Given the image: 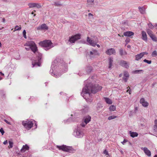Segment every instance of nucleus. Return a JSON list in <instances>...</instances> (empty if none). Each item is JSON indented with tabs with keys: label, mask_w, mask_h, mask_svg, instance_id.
I'll return each mask as SVG.
<instances>
[{
	"label": "nucleus",
	"mask_w": 157,
	"mask_h": 157,
	"mask_svg": "<svg viewBox=\"0 0 157 157\" xmlns=\"http://www.w3.org/2000/svg\"><path fill=\"white\" fill-rule=\"evenodd\" d=\"M141 34L142 39L144 41H147V38L146 33L144 31H142Z\"/></svg>",
	"instance_id": "20"
},
{
	"label": "nucleus",
	"mask_w": 157,
	"mask_h": 157,
	"mask_svg": "<svg viewBox=\"0 0 157 157\" xmlns=\"http://www.w3.org/2000/svg\"><path fill=\"white\" fill-rule=\"evenodd\" d=\"M29 47L30 49H37V47L35 43L33 41L27 42L25 45Z\"/></svg>",
	"instance_id": "7"
},
{
	"label": "nucleus",
	"mask_w": 157,
	"mask_h": 157,
	"mask_svg": "<svg viewBox=\"0 0 157 157\" xmlns=\"http://www.w3.org/2000/svg\"><path fill=\"white\" fill-rule=\"evenodd\" d=\"M120 152L122 154H123L124 153V152L122 150L120 151Z\"/></svg>",
	"instance_id": "61"
},
{
	"label": "nucleus",
	"mask_w": 157,
	"mask_h": 157,
	"mask_svg": "<svg viewBox=\"0 0 157 157\" xmlns=\"http://www.w3.org/2000/svg\"><path fill=\"white\" fill-rule=\"evenodd\" d=\"M104 98L105 101L106 102V103L109 104H112V101L110 99L107 98Z\"/></svg>",
	"instance_id": "26"
},
{
	"label": "nucleus",
	"mask_w": 157,
	"mask_h": 157,
	"mask_svg": "<svg viewBox=\"0 0 157 157\" xmlns=\"http://www.w3.org/2000/svg\"><path fill=\"white\" fill-rule=\"evenodd\" d=\"M152 55L153 56H155L157 55L156 52L155 51L153 52L152 53Z\"/></svg>",
	"instance_id": "45"
},
{
	"label": "nucleus",
	"mask_w": 157,
	"mask_h": 157,
	"mask_svg": "<svg viewBox=\"0 0 157 157\" xmlns=\"http://www.w3.org/2000/svg\"><path fill=\"white\" fill-rule=\"evenodd\" d=\"M103 153L104 154H105L106 155H109V153H108V151L106 149L104 150V151L103 152Z\"/></svg>",
	"instance_id": "48"
},
{
	"label": "nucleus",
	"mask_w": 157,
	"mask_h": 157,
	"mask_svg": "<svg viewBox=\"0 0 157 157\" xmlns=\"http://www.w3.org/2000/svg\"><path fill=\"white\" fill-rule=\"evenodd\" d=\"M36 55L37 58L38 62H35L34 63L32 62L33 67H34L35 65H37L38 66H40L41 64V59L42 58V54L39 52L38 51V50H31Z\"/></svg>",
	"instance_id": "3"
},
{
	"label": "nucleus",
	"mask_w": 157,
	"mask_h": 157,
	"mask_svg": "<svg viewBox=\"0 0 157 157\" xmlns=\"http://www.w3.org/2000/svg\"><path fill=\"white\" fill-rule=\"evenodd\" d=\"M140 103L144 107H147L148 105V103L145 101V100L144 98H142L140 99Z\"/></svg>",
	"instance_id": "16"
},
{
	"label": "nucleus",
	"mask_w": 157,
	"mask_h": 157,
	"mask_svg": "<svg viewBox=\"0 0 157 157\" xmlns=\"http://www.w3.org/2000/svg\"><path fill=\"white\" fill-rule=\"evenodd\" d=\"M55 5L56 6H60L61 5V4L59 3V2H55Z\"/></svg>",
	"instance_id": "53"
},
{
	"label": "nucleus",
	"mask_w": 157,
	"mask_h": 157,
	"mask_svg": "<svg viewBox=\"0 0 157 157\" xmlns=\"http://www.w3.org/2000/svg\"><path fill=\"white\" fill-rule=\"evenodd\" d=\"M98 54V53L96 50H92V51H90L89 53L87 52L86 56H89L90 57H92L93 56Z\"/></svg>",
	"instance_id": "12"
},
{
	"label": "nucleus",
	"mask_w": 157,
	"mask_h": 157,
	"mask_svg": "<svg viewBox=\"0 0 157 157\" xmlns=\"http://www.w3.org/2000/svg\"><path fill=\"white\" fill-rule=\"evenodd\" d=\"M148 26H149V27L151 29H153L154 28V26H153V25L151 23H149V24H148Z\"/></svg>",
	"instance_id": "40"
},
{
	"label": "nucleus",
	"mask_w": 157,
	"mask_h": 157,
	"mask_svg": "<svg viewBox=\"0 0 157 157\" xmlns=\"http://www.w3.org/2000/svg\"><path fill=\"white\" fill-rule=\"evenodd\" d=\"M48 29V27L45 24H43L37 28L38 30H47Z\"/></svg>",
	"instance_id": "13"
},
{
	"label": "nucleus",
	"mask_w": 157,
	"mask_h": 157,
	"mask_svg": "<svg viewBox=\"0 0 157 157\" xmlns=\"http://www.w3.org/2000/svg\"><path fill=\"white\" fill-rule=\"evenodd\" d=\"M94 0H87V5L88 6L93 5L94 4Z\"/></svg>",
	"instance_id": "27"
},
{
	"label": "nucleus",
	"mask_w": 157,
	"mask_h": 157,
	"mask_svg": "<svg viewBox=\"0 0 157 157\" xmlns=\"http://www.w3.org/2000/svg\"><path fill=\"white\" fill-rule=\"evenodd\" d=\"M0 132L1 133L2 135H3L4 133L5 132L2 128H1L0 129Z\"/></svg>",
	"instance_id": "46"
},
{
	"label": "nucleus",
	"mask_w": 157,
	"mask_h": 157,
	"mask_svg": "<svg viewBox=\"0 0 157 157\" xmlns=\"http://www.w3.org/2000/svg\"><path fill=\"white\" fill-rule=\"evenodd\" d=\"M101 87L98 84L94 85L91 83L86 85L82 89L81 95L86 99L88 103H91L93 101L92 98L90 97V93L95 94L101 89Z\"/></svg>",
	"instance_id": "1"
},
{
	"label": "nucleus",
	"mask_w": 157,
	"mask_h": 157,
	"mask_svg": "<svg viewBox=\"0 0 157 157\" xmlns=\"http://www.w3.org/2000/svg\"><path fill=\"white\" fill-rule=\"evenodd\" d=\"M92 70V67L90 66H87L86 68V71L87 74L90 73Z\"/></svg>",
	"instance_id": "25"
},
{
	"label": "nucleus",
	"mask_w": 157,
	"mask_h": 157,
	"mask_svg": "<svg viewBox=\"0 0 157 157\" xmlns=\"http://www.w3.org/2000/svg\"><path fill=\"white\" fill-rule=\"evenodd\" d=\"M23 35L24 37L26 39L27 38V36H26V32L25 30H24L23 32Z\"/></svg>",
	"instance_id": "44"
},
{
	"label": "nucleus",
	"mask_w": 157,
	"mask_h": 157,
	"mask_svg": "<svg viewBox=\"0 0 157 157\" xmlns=\"http://www.w3.org/2000/svg\"><path fill=\"white\" fill-rule=\"evenodd\" d=\"M54 67L55 65L54 64H52L51 66V69L50 71V73L52 75L54 76L55 77L58 78L61 75V74L55 73L53 72L54 71Z\"/></svg>",
	"instance_id": "10"
},
{
	"label": "nucleus",
	"mask_w": 157,
	"mask_h": 157,
	"mask_svg": "<svg viewBox=\"0 0 157 157\" xmlns=\"http://www.w3.org/2000/svg\"><path fill=\"white\" fill-rule=\"evenodd\" d=\"M147 54V53L146 52H144L137 54L135 56V60L137 61L139 60L143 57L144 54Z\"/></svg>",
	"instance_id": "14"
},
{
	"label": "nucleus",
	"mask_w": 157,
	"mask_h": 157,
	"mask_svg": "<svg viewBox=\"0 0 157 157\" xmlns=\"http://www.w3.org/2000/svg\"><path fill=\"white\" fill-rule=\"evenodd\" d=\"M127 141H127V140H126V139H124V140L123 141V142H121V143H122V144H123L124 145V144H125L126 142H127Z\"/></svg>",
	"instance_id": "50"
},
{
	"label": "nucleus",
	"mask_w": 157,
	"mask_h": 157,
	"mask_svg": "<svg viewBox=\"0 0 157 157\" xmlns=\"http://www.w3.org/2000/svg\"><path fill=\"white\" fill-rule=\"evenodd\" d=\"M144 62L149 64H151V60H148L146 59H144Z\"/></svg>",
	"instance_id": "41"
},
{
	"label": "nucleus",
	"mask_w": 157,
	"mask_h": 157,
	"mask_svg": "<svg viewBox=\"0 0 157 157\" xmlns=\"http://www.w3.org/2000/svg\"><path fill=\"white\" fill-rule=\"evenodd\" d=\"M120 65L121 66L126 68H128L129 67V64L126 61L123 60L120 61Z\"/></svg>",
	"instance_id": "11"
},
{
	"label": "nucleus",
	"mask_w": 157,
	"mask_h": 157,
	"mask_svg": "<svg viewBox=\"0 0 157 157\" xmlns=\"http://www.w3.org/2000/svg\"><path fill=\"white\" fill-rule=\"evenodd\" d=\"M124 77H126L128 78L129 77V74L128 72L127 71L124 72Z\"/></svg>",
	"instance_id": "38"
},
{
	"label": "nucleus",
	"mask_w": 157,
	"mask_h": 157,
	"mask_svg": "<svg viewBox=\"0 0 157 157\" xmlns=\"http://www.w3.org/2000/svg\"><path fill=\"white\" fill-rule=\"evenodd\" d=\"M154 129L155 131L157 132V125H154Z\"/></svg>",
	"instance_id": "52"
},
{
	"label": "nucleus",
	"mask_w": 157,
	"mask_h": 157,
	"mask_svg": "<svg viewBox=\"0 0 157 157\" xmlns=\"http://www.w3.org/2000/svg\"><path fill=\"white\" fill-rule=\"evenodd\" d=\"M56 147L57 148H58L59 150H61L63 151L68 152L74 153L76 151L72 147L64 145L61 146L57 145Z\"/></svg>",
	"instance_id": "2"
},
{
	"label": "nucleus",
	"mask_w": 157,
	"mask_h": 157,
	"mask_svg": "<svg viewBox=\"0 0 157 157\" xmlns=\"http://www.w3.org/2000/svg\"><path fill=\"white\" fill-rule=\"evenodd\" d=\"M102 107V106H101V105L100 103H98L97 106V108L98 110H99Z\"/></svg>",
	"instance_id": "43"
},
{
	"label": "nucleus",
	"mask_w": 157,
	"mask_h": 157,
	"mask_svg": "<svg viewBox=\"0 0 157 157\" xmlns=\"http://www.w3.org/2000/svg\"><path fill=\"white\" fill-rule=\"evenodd\" d=\"M128 90L127 91V92H128L129 93V94H131V90H130V88L129 87V86H128L127 87V89H128Z\"/></svg>",
	"instance_id": "49"
},
{
	"label": "nucleus",
	"mask_w": 157,
	"mask_h": 157,
	"mask_svg": "<svg viewBox=\"0 0 157 157\" xmlns=\"http://www.w3.org/2000/svg\"><path fill=\"white\" fill-rule=\"evenodd\" d=\"M81 35L78 34L69 37V41L71 44L74 43L76 41L81 38Z\"/></svg>",
	"instance_id": "5"
},
{
	"label": "nucleus",
	"mask_w": 157,
	"mask_h": 157,
	"mask_svg": "<svg viewBox=\"0 0 157 157\" xmlns=\"http://www.w3.org/2000/svg\"><path fill=\"white\" fill-rule=\"evenodd\" d=\"M106 53L109 55H111L115 53V50H107L106 52Z\"/></svg>",
	"instance_id": "24"
},
{
	"label": "nucleus",
	"mask_w": 157,
	"mask_h": 157,
	"mask_svg": "<svg viewBox=\"0 0 157 157\" xmlns=\"http://www.w3.org/2000/svg\"><path fill=\"white\" fill-rule=\"evenodd\" d=\"M110 111H114L116 109V107L113 105H111L109 108Z\"/></svg>",
	"instance_id": "31"
},
{
	"label": "nucleus",
	"mask_w": 157,
	"mask_h": 157,
	"mask_svg": "<svg viewBox=\"0 0 157 157\" xmlns=\"http://www.w3.org/2000/svg\"><path fill=\"white\" fill-rule=\"evenodd\" d=\"M117 117V116H111L109 117L108 118V119L109 120H110L112 119H115V118H116Z\"/></svg>",
	"instance_id": "36"
},
{
	"label": "nucleus",
	"mask_w": 157,
	"mask_h": 157,
	"mask_svg": "<svg viewBox=\"0 0 157 157\" xmlns=\"http://www.w3.org/2000/svg\"><path fill=\"white\" fill-rule=\"evenodd\" d=\"M120 54L121 55H124L127 54L126 52L125 51V50H120Z\"/></svg>",
	"instance_id": "30"
},
{
	"label": "nucleus",
	"mask_w": 157,
	"mask_h": 157,
	"mask_svg": "<svg viewBox=\"0 0 157 157\" xmlns=\"http://www.w3.org/2000/svg\"><path fill=\"white\" fill-rule=\"evenodd\" d=\"M35 7L37 8H40L41 7V5L39 4L35 3Z\"/></svg>",
	"instance_id": "39"
},
{
	"label": "nucleus",
	"mask_w": 157,
	"mask_h": 157,
	"mask_svg": "<svg viewBox=\"0 0 157 157\" xmlns=\"http://www.w3.org/2000/svg\"><path fill=\"white\" fill-rule=\"evenodd\" d=\"M21 26H19L18 25H16L14 28V30L13 31V32H15L17 30H20L21 29Z\"/></svg>",
	"instance_id": "33"
},
{
	"label": "nucleus",
	"mask_w": 157,
	"mask_h": 157,
	"mask_svg": "<svg viewBox=\"0 0 157 157\" xmlns=\"http://www.w3.org/2000/svg\"><path fill=\"white\" fill-rule=\"evenodd\" d=\"M96 45L98 48H99L100 47V45L98 44H96Z\"/></svg>",
	"instance_id": "59"
},
{
	"label": "nucleus",
	"mask_w": 157,
	"mask_h": 157,
	"mask_svg": "<svg viewBox=\"0 0 157 157\" xmlns=\"http://www.w3.org/2000/svg\"><path fill=\"white\" fill-rule=\"evenodd\" d=\"M74 134L76 137L78 138H80L83 136L84 133L82 130H81L79 128L75 130L74 132Z\"/></svg>",
	"instance_id": "8"
},
{
	"label": "nucleus",
	"mask_w": 157,
	"mask_h": 157,
	"mask_svg": "<svg viewBox=\"0 0 157 157\" xmlns=\"http://www.w3.org/2000/svg\"><path fill=\"white\" fill-rule=\"evenodd\" d=\"M88 110L89 107L88 106L85 105L82 109V113H86L88 112Z\"/></svg>",
	"instance_id": "23"
},
{
	"label": "nucleus",
	"mask_w": 157,
	"mask_h": 157,
	"mask_svg": "<svg viewBox=\"0 0 157 157\" xmlns=\"http://www.w3.org/2000/svg\"><path fill=\"white\" fill-rule=\"evenodd\" d=\"M88 19H94L93 15L91 13H89L88 14Z\"/></svg>",
	"instance_id": "37"
},
{
	"label": "nucleus",
	"mask_w": 157,
	"mask_h": 157,
	"mask_svg": "<svg viewBox=\"0 0 157 157\" xmlns=\"http://www.w3.org/2000/svg\"><path fill=\"white\" fill-rule=\"evenodd\" d=\"M87 41L89 44L93 47H95L96 44L98 42V40H96L95 41L92 40L90 37H88L87 38Z\"/></svg>",
	"instance_id": "9"
},
{
	"label": "nucleus",
	"mask_w": 157,
	"mask_h": 157,
	"mask_svg": "<svg viewBox=\"0 0 157 157\" xmlns=\"http://www.w3.org/2000/svg\"><path fill=\"white\" fill-rule=\"evenodd\" d=\"M147 32L148 34V35L151 36V35H153L152 32L150 29H147Z\"/></svg>",
	"instance_id": "32"
},
{
	"label": "nucleus",
	"mask_w": 157,
	"mask_h": 157,
	"mask_svg": "<svg viewBox=\"0 0 157 157\" xmlns=\"http://www.w3.org/2000/svg\"><path fill=\"white\" fill-rule=\"evenodd\" d=\"M0 74H1V75L3 76L4 75V74L2 72H0Z\"/></svg>",
	"instance_id": "60"
},
{
	"label": "nucleus",
	"mask_w": 157,
	"mask_h": 157,
	"mask_svg": "<svg viewBox=\"0 0 157 157\" xmlns=\"http://www.w3.org/2000/svg\"><path fill=\"white\" fill-rule=\"evenodd\" d=\"M138 8L141 13L142 14H144L145 13V8L144 7H143H143H139Z\"/></svg>",
	"instance_id": "28"
},
{
	"label": "nucleus",
	"mask_w": 157,
	"mask_h": 157,
	"mask_svg": "<svg viewBox=\"0 0 157 157\" xmlns=\"http://www.w3.org/2000/svg\"><path fill=\"white\" fill-rule=\"evenodd\" d=\"M154 122L155 124V125H157V120H155Z\"/></svg>",
	"instance_id": "58"
},
{
	"label": "nucleus",
	"mask_w": 157,
	"mask_h": 157,
	"mask_svg": "<svg viewBox=\"0 0 157 157\" xmlns=\"http://www.w3.org/2000/svg\"><path fill=\"white\" fill-rule=\"evenodd\" d=\"M130 41V39L129 38H127L125 40L126 42H129Z\"/></svg>",
	"instance_id": "57"
},
{
	"label": "nucleus",
	"mask_w": 157,
	"mask_h": 157,
	"mask_svg": "<svg viewBox=\"0 0 157 157\" xmlns=\"http://www.w3.org/2000/svg\"><path fill=\"white\" fill-rule=\"evenodd\" d=\"M4 121L7 124H9V125H11V123H10V122H9L8 121L6 120V119H4Z\"/></svg>",
	"instance_id": "51"
},
{
	"label": "nucleus",
	"mask_w": 157,
	"mask_h": 157,
	"mask_svg": "<svg viewBox=\"0 0 157 157\" xmlns=\"http://www.w3.org/2000/svg\"><path fill=\"white\" fill-rule=\"evenodd\" d=\"M39 45L44 47L51 48L54 46V44L50 40H45L39 43Z\"/></svg>",
	"instance_id": "4"
},
{
	"label": "nucleus",
	"mask_w": 157,
	"mask_h": 157,
	"mask_svg": "<svg viewBox=\"0 0 157 157\" xmlns=\"http://www.w3.org/2000/svg\"><path fill=\"white\" fill-rule=\"evenodd\" d=\"M150 37L153 41H157V37L154 34L151 35Z\"/></svg>",
	"instance_id": "29"
},
{
	"label": "nucleus",
	"mask_w": 157,
	"mask_h": 157,
	"mask_svg": "<svg viewBox=\"0 0 157 157\" xmlns=\"http://www.w3.org/2000/svg\"><path fill=\"white\" fill-rule=\"evenodd\" d=\"M129 116L130 117L131 116H132V111L130 112L129 114Z\"/></svg>",
	"instance_id": "54"
},
{
	"label": "nucleus",
	"mask_w": 157,
	"mask_h": 157,
	"mask_svg": "<svg viewBox=\"0 0 157 157\" xmlns=\"http://www.w3.org/2000/svg\"><path fill=\"white\" fill-rule=\"evenodd\" d=\"M22 124L25 128L28 129L31 128L33 127V124L32 121L28 120L23 121Z\"/></svg>",
	"instance_id": "6"
},
{
	"label": "nucleus",
	"mask_w": 157,
	"mask_h": 157,
	"mask_svg": "<svg viewBox=\"0 0 157 157\" xmlns=\"http://www.w3.org/2000/svg\"><path fill=\"white\" fill-rule=\"evenodd\" d=\"M141 150L144 151L145 153L148 156H150L151 155V152L146 147H141Z\"/></svg>",
	"instance_id": "15"
},
{
	"label": "nucleus",
	"mask_w": 157,
	"mask_h": 157,
	"mask_svg": "<svg viewBox=\"0 0 157 157\" xmlns=\"http://www.w3.org/2000/svg\"><path fill=\"white\" fill-rule=\"evenodd\" d=\"M91 119V117L89 115L85 116L84 117V121L86 124H87L90 121Z\"/></svg>",
	"instance_id": "18"
},
{
	"label": "nucleus",
	"mask_w": 157,
	"mask_h": 157,
	"mask_svg": "<svg viewBox=\"0 0 157 157\" xmlns=\"http://www.w3.org/2000/svg\"><path fill=\"white\" fill-rule=\"evenodd\" d=\"M86 124H83V123H82V124H80V125L81 126H82V127H85V125H86Z\"/></svg>",
	"instance_id": "55"
},
{
	"label": "nucleus",
	"mask_w": 157,
	"mask_h": 157,
	"mask_svg": "<svg viewBox=\"0 0 157 157\" xmlns=\"http://www.w3.org/2000/svg\"><path fill=\"white\" fill-rule=\"evenodd\" d=\"M5 19L4 18H3L2 19V21H3V22H5Z\"/></svg>",
	"instance_id": "62"
},
{
	"label": "nucleus",
	"mask_w": 157,
	"mask_h": 157,
	"mask_svg": "<svg viewBox=\"0 0 157 157\" xmlns=\"http://www.w3.org/2000/svg\"><path fill=\"white\" fill-rule=\"evenodd\" d=\"M134 33L131 31H127L124 33V35L125 36H130L133 35Z\"/></svg>",
	"instance_id": "21"
},
{
	"label": "nucleus",
	"mask_w": 157,
	"mask_h": 157,
	"mask_svg": "<svg viewBox=\"0 0 157 157\" xmlns=\"http://www.w3.org/2000/svg\"><path fill=\"white\" fill-rule=\"evenodd\" d=\"M128 78V77L124 76V77L123 78V79L124 81L125 82H127Z\"/></svg>",
	"instance_id": "47"
},
{
	"label": "nucleus",
	"mask_w": 157,
	"mask_h": 157,
	"mask_svg": "<svg viewBox=\"0 0 157 157\" xmlns=\"http://www.w3.org/2000/svg\"><path fill=\"white\" fill-rule=\"evenodd\" d=\"M29 149V147L27 144L23 145L21 150V153H24L26 151L28 150Z\"/></svg>",
	"instance_id": "17"
},
{
	"label": "nucleus",
	"mask_w": 157,
	"mask_h": 157,
	"mask_svg": "<svg viewBox=\"0 0 157 157\" xmlns=\"http://www.w3.org/2000/svg\"><path fill=\"white\" fill-rule=\"evenodd\" d=\"M7 143H8L7 141V140H6L5 141L3 142V144H5V145L6 144H7Z\"/></svg>",
	"instance_id": "56"
},
{
	"label": "nucleus",
	"mask_w": 157,
	"mask_h": 157,
	"mask_svg": "<svg viewBox=\"0 0 157 157\" xmlns=\"http://www.w3.org/2000/svg\"><path fill=\"white\" fill-rule=\"evenodd\" d=\"M127 47L128 48H130V45H128L127 46Z\"/></svg>",
	"instance_id": "63"
},
{
	"label": "nucleus",
	"mask_w": 157,
	"mask_h": 157,
	"mask_svg": "<svg viewBox=\"0 0 157 157\" xmlns=\"http://www.w3.org/2000/svg\"><path fill=\"white\" fill-rule=\"evenodd\" d=\"M28 6L30 8L35 7V3H29Z\"/></svg>",
	"instance_id": "34"
},
{
	"label": "nucleus",
	"mask_w": 157,
	"mask_h": 157,
	"mask_svg": "<svg viewBox=\"0 0 157 157\" xmlns=\"http://www.w3.org/2000/svg\"><path fill=\"white\" fill-rule=\"evenodd\" d=\"M109 64L108 68L109 69L112 68L113 67V58H109Z\"/></svg>",
	"instance_id": "19"
},
{
	"label": "nucleus",
	"mask_w": 157,
	"mask_h": 157,
	"mask_svg": "<svg viewBox=\"0 0 157 157\" xmlns=\"http://www.w3.org/2000/svg\"><path fill=\"white\" fill-rule=\"evenodd\" d=\"M9 145L8 146L9 148H10L13 147V143L12 141H9Z\"/></svg>",
	"instance_id": "35"
},
{
	"label": "nucleus",
	"mask_w": 157,
	"mask_h": 157,
	"mask_svg": "<svg viewBox=\"0 0 157 157\" xmlns=\"http://www.w3.org/2000/svg\"><path fill=\"white\" fill-rule=\"evenodd\" d=\"M143 71V70H136L133 71L135 74H138L139 72H142Z\"/></svg>",
	"instance_id": "42"
},
{
	"label": "nucleus",
	"mask_w": 157,
	"mask_h": 157,
	"mask_svg": "<svg viewBox=\"0 0 157 157\" xmlns=\"http://www.w3.org/2000/svg\"><path fill=\"white\" fill-rule=\"evenodd\" d=\"M129 133L130 136L132 138H134L135 137L137 136L138 135L137 132H133L131 131H129Z\"/></svg>",
	"instance_id": "22"
},
{
	"label": "nucleus",
	"mask_w": 157,
	"mask_h": 157,
	"mask_svg": "<svg viewBox=\"0 0 157 157\" xmlns=\"http://www.w3.org/2000/svg\"><path fill=\"white\" fill-rule=\"evenodd\" d=\"M154 157H157V155H155Z\"/></svg>",
	"instance_id": "64"
}]
</instances>
